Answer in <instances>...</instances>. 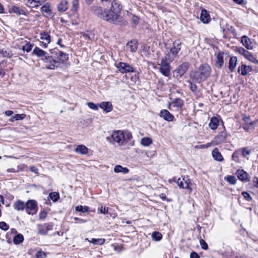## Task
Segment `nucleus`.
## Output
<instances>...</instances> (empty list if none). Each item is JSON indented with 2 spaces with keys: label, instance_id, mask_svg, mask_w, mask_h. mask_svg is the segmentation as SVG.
Returning a JSON list of instances; mask_svg holds the SVG:
<instances>
[{
  "label": "nucleus",
  "instance_id": "nucleus-48",
  "mask_svg": "<svg viewBox=\"0 0 258 258\" xmlns=\"http://www.w3.org/2000/svg\"><path fill=\"white\" fill-rule=\"evenodd\" d=\"M32 47L33 45L30 42H28L23 46L22 50L24 51H26L27 52H29L32 50Z\"/></svg>",
  "mask_w": 258,
  "mask_h": 258
},
{
  "label": "nucleus",
  "instance_id": "nucleus-53",
  "mask_svg": "<svg viewBox=\"0 0 258 258\" xmlns=\"http://www.w3.org/2000/svg\"><path fill=\"white\" fill-rule=\"evenodd\" d=\"M200 243L202 249L204 250H207L208 248V245L204 239H200Z\"/></svg>",
  "mask_w": 258,
  "mask_h": 258
},
{
  "label": "nucleus",
  "instance_id": "nucleus-13",
  "mask_svg": "<svg viewBox=\"0 0 258 258\" xmlns=\"http://www.w3.org/2000/svg\"><path fill=\"white\" fill-rule=\"evenodd\" d=\"M99 107L103 109L105 113L111 111L113 109V106L111 102L109 101H103L98 104Z\"/></svg>",
  "mask_w": 258,
  "mask_h": 258
},
{
  "label": "nucleus",
  "instance_id": "nucleus-40",
  "mask_svg": "<svg viewBox=\"0 0 258 258\" xmlns=\"http://www.w3.org/2000/svg\"><path fill=\"white\" fill-rule=\"evenodd\" d=\"M153 141L152 139L148 137H145L142 139L141 144L144 146H149L152 144Z\"/></svg>",
  "mask_w": 258,
  "mask_h": 258
},
{
  "label": "nucleus",
  "instance_id": "nucleus-9",
  "mask_svg": "<svg viewBox=\"0 0 258 258\" xmlns=\"http://www.w3.org/2000/svg\"><path fill=\"white\" fill-rule=\"evenodd\" d=\"M159 65L160 66L159 70L161 73L165 77H169L170 75V63L162 59Z\"/></svg>",
  "mask_w": 258,
  "mask_h": 258
},
{
  "label": "nucleus",
  "instance_id": "nucleus-28",
  "mask_svg": "<svg viewBox=\"0 0 258 258\" xmlns=\"http://www.w3.org/2000/svg\"><path fill=\"white\" fill-rule=\"evenodd\" d=\"M68 8V2L67 0H61L58 4L57 9L59 12H64Z\"/></svg>",
  "mask_w": 258,
  "mask_h": 258
},
{
  "label": "nucleus",
  "instance_id": "nucleus-50",
  "mask_svg": "<svg viewBox=\"0 0 258 258\" xmlns=\"http://www.w3.org/2000/svg\"><path fill=\"white\" fill-rule=\"evenodd\" d=\"M98 210L101 214H106L108 211V208L101 206L98 208Z\"/></svg>",
  "mask_w": 258,
  "mask_h": 258
},
{
  "label": "nucleus",
  "instance_id": "nucleus-43",
  "mask_svg": "<svg viewBox=\"0 0 258 258\" xmlns=\"http://www.w3.org/2000/svg\"><path fill=\"white\" fill-rule=\"evenodd\" d=\"M89 208L88 206H83L82 205L77 206L75 208V210L77 212L82 213H87L89 212Z\"/></svg>",
  "mask_w": 258,
  "mask_h": 258
},
{
  "label": "nucleus",
  "instance_id": "nucleus-21",
  "mask_svg": "<svg viewBox=\"0 0 258 258\" xmlns=\"http://www.w3.org/2000/svg\"><path fill=\"white\" fill-rule=\"evenodd\" d=\"M212 155L215 160L218 162H222L224 158L218 148H215L212 152Z\"/></svg>",
  "mask_w": 258,
  "mask_h": 258
},
{
  "label": "nucleus",
  "instance_id": "nucleus-42",
  "mask_svg": "<svg viewBox=\"0 0 258 258\" xmlns=\"http://www.w3.org/2000/svg\"><path fill=\"white\" fill-rule=\"evenodd\" d=\"M240 150L241 154L245 158L250 155L252 152L251 150L248 149L247 147L242 148Z\"/></svg>",
  "mask_w": 258,
  "mask_h": 258
},
{
  "label": "nucleus",
  "instance_id": "nucleus-46",
  "mask_svg": "<svg viewBox=\"0 0 258 258\" xmlns=\"http://www.w3.org/2000/svg\"><path fill=\"white\" fill-rule=\"evenodd\" d=\"M187 82L189 83V88L191 91L194 93L197 92L198 90V87L195 84L193 83L194 82L188 80Z\"/></svg>",
  "mask_w": 258,
  "mask_h": 258
},
{
  "label": "nucleus",
  "instance_id": "nucleus-22",
  "mask_svg": "<svg viewBox=\"0 0 258 258\" xmlns=\"http://www.w3.org/2000/svg\"><path fill=\"white\" fill-rule=\"evenodd\" d=\"M171 105L178 110H181L183 105V101L179 98H176L172 101Z\"/></svg>",
  "mask_w": 258,
  "mask_h": 258
},
{
  "label": "nucleus",
  "instance_id": "nucleus-6",
  "mask_svg": "<svg viewBox=\"0 0 258 258\" xmlns=\"http://www.w3.org/2000/svg\"><path fill=\"white\" fill-rule=\"evenodd\" d=\"M38 203L34 200H29L26 203V212L29 215H34L38 211Z\"/></svg>",
  "mask_w": 258,
  "mask_h": 258
},
{
  "label": "nucleus",
  "instance_id": "nucleus-35",
  "mask_svg": "<svg viewBox=\"0 0 258 258\" xmlns=\"http://www.w3.org/2000/svg\"><path fill=\"white\" fill-rule=\"evenodd\" d=\"M26 115L25 114L22 113V114H15L14 116H12L9 120L11 122H14L15 121L20 120H23L26 117Z\"/></svg>",
  "mask_w": 258,
  "mask_h": 258
},
{
  "label": "nucleus",
  "instance_id": "nucleus-56",
  "mask_svg": "<svg viewBox=\"0 0 258 258\" xmlns=\"http://www.w3.org/2000/svg\"><path fill=\"white\" fill-rule=\"evenodd\" d=\"M29 169L31 172L35 173L37 175L39 174L38 169L36 167H35L34 166H30Z\"/></svg>",
  "mask_w": 258,
  "mask_h": 258
},
{
  "label": "nucleus",
  "instance_id": "nucleus-39",
  "mask_svg": "<svg viewBox=\"0 0 258 258\" xmlns=\"http://www.w3.org/2000/svg\"><path fill=\"white\" fill-rule=\"evenodd\" d=\"M24 240V237L21 234H18L15 236L13 239V242L15 244H19Z\"/></svg>",
  "mask_w": 258,
  "mask_h": 258
},
{
  "label": "nucleus",
  "instance_id": "nucleus-8",
  "mask_svg": "<svg viewBox=\"0 0 258 258\" xmlns=\"http://www.w3.org/2000/svg\"><path fill=\"white\" fill-rule=\"evenodd\" d=\"M189 67V64L187 62H184L180 65L176 70H174V76L176 78H181L186 72Z\"/></svg>",
  "mask_w": 258,
  "mask_h": 258
},
{
  "label": "nucleus",
  "instance_id": "nucleus-44",
  "mask_svg": "<svg viewBox=\"0 0 258 258\" xmlns=\"http://www.w3.org/2000/svg\"><path fill=\"white\" fill-rule=\"evenodd\" d=\"M242 116V120L245 122L246 125L252 126L253 124V123L249 116H246L245 115H243Z\"/></svg>",
  "mask_w": 258,
  "mask_h": 258
},
{
  "label": "nucleus",
  "instance_id": "nucleus-31",
  "mask_svg": "<svg viewBox=\"0 0 258 258\" xmlns=\"http://www.w3.org/2000/svg\"><path fill=\"white\" fill-rule=\"evenodd\" d=\"M75 151L77 153L84 155L87 153L88 149L85 146L80 145L76 147L75 149Z\"/></svg>",
  "mask_w": 258,
  "mask_h": 258
},
{
  "label": "nucleus",
  "instance_id": "nucleus-52",
  "mask_svg": "<svg viewBox=\"0 0 258 258\" xmlns=\"http://www.w3.org/2000/svg\"><path fill=\"white\" fill-rule=\"evenodd\" d=\"M0 228L4 231H7L9 229V226L5 222H1Z\"/></svg>",
  "mask_w": 258,
  "mask_h": 258
},
{
  "label": "nucleus",
  "instance_id": "nucleus-23",
  "mask_svg": "<svg viewBox=\"0 0 258 258\" xmlns=\"http://www.w3.org/2000/svg\"><path fill=\"white\" fill-rule=\"evenodd\" d=\"M9 12L10 13H13L18 15H22L26 16L27 15V13L24 10L15 6H13L10 9Z\"/></svg>",
  "mask_w": 258,
  "mask_h": 258
},
{
  "label": "nucleus",
  "instance_id": "nucleus-20",
  "mask_svg": "<svg viewBox=\"0 0 258 258\" xmlns=\"http://www.w3.org/2000/svg\"><path fill=\"white\" fill-rule=\"evenodd\" d=\"M40 39L44 41L42 42L44 47H47L48 44L50 42V36L47 32H43L40 33Z\"/></svg>",
  "mask_w": 258,
  "mask_h": 258
},
{
  "label": "nucleus",
  "instance_id": "nucleus-1",
  "mask_svg": "<svg viewBox=\"0 0 258 258\" xmlns=\"http://www.w3.org/2000/svg\"><path fill=\"white\" fill-rule=\"evenodd\" d=\"M122 6L117 0H112L111 7L106 9L98 6H93L91 12L97 17L109 23L120 26L126 25L127 21L121 16Z\"/></svg>",
  "mask_w": 258,
  "mask_h": 258
},
{
  "label": "nucleus",
  "instance_id": "nucleus-25",
  "mask_svg": "<svg viewBox=\"0 0 258 258\" xmlns=\"http://www.w3.org/2000/svg\"><path fill=\"white\" fill-rule=\"evenodd\" d=\"M219 123V121L218 118L215 116H213L210 119L209 126L211 130H215L218 126Z\"/></svg>",
  "mask_w": 258,
  "mask_h": 258
},
{
  "label": "nucleus",
  "instance_id": "nucleus-47",
  "mask_svg": "<svg viewBox=\"0 0 258 258\" xmlns=\"http://www.w3.org/2000/svg\"><path fill=\"white\" fill-rule=\"evenodd\" d=\"M227 182H229L231 184H235L237 182V179L234 176L229 175L226 178Z\"/></svg>",
  "mask_w": 258,
  "mask_h": 258
},
{
  "label": "nucleus",
  "instance_id": "nucleus-5",
  "mask_svg": "<svg viewBox=\"0 0 258 258\" xmlns=\"http://www.w3.org/2000/svg\"><path fill=\"white\" fill-rule=\"evenodd\" d=\"M235 51L243 55L246 59L255 64H258V60L253 54L242 47H236Z\"/></svg>",
  "mask_w": 258,
  "mask_h": 258
},
{
  "label": "nucleus",
  "instance_id": "nucleus-14",
  "mask_svg": "<svg viewBox=\"0 0 258 258\" xmlns=\"http://www.w3.org/2000/svg\"><path fill=\"white\" fill-rule=\"evenodd\" d=\"M32 53L40 58L43 61L48 53L38 47H35L33 50Z\"/></svg>",
  "mask_w": 258,
  "mask_h": 258
},
{
  "label": "nucleus",
  "instance_id": "nucleus-18",
  "mask_svg": "<svg viewBox=\"0 0 258 258\" xmlns=\"http://www.w3.org/2000/svg\"><path fill=\"white\" fill-rule=\"evenodd\" d=\"M252 71V68L251 66L242 64L240 66H239L237 72L242 76H246L249 72Z\"/></svg>",
  "mask_w": 258,
  "mask_h": 258
},
{
  "label": "nucleus",
  "instance_id": "nucleus-27",
  "mask_svg": "<svg viewBox=\"0 0 258 258\" xmlns=\"http://www.w3.org/2000/svg\"><path fill=\"white\" fill-rule=\"evenodd\" d=\"M201 21L204 23H208L210 19V15L206 10H203L201 14Z\"/></svg>",
  "mask_w": 258,
  "mask_h": 258
},
{
  "label": "nucleus",
  "instance_id": "nucleus-2",
  "mask_svg": "<svg viewBox=\"0 0 258 258\" xmlns=\"http://www.w3.org/2000/svg\"><path fill=\"white\" fill-rule=\"evenodd\" d=\"M68 58V54L54 48L50 50V54H47L43 62L47 69L54 70L61 67Z\"/></svg>",
  "mask_w": 258,
  "mask_h": 258
},
{
  "label": "nucleus",
  "instance_id": "nucleus-4",
  "mask_svg": "<svg viewBox=\"0 0 258 258\" xmlns=\"http://www.w3.org/2000/svg\"><path fill=\"white\" fill-rule=\"evenodd\" d=\"M106 139L112 144L122 145L124 142V136L122 131H116L113 132L110 137H107Z\"/></svg>",
  "mask_w": 258,
  "mask_h": 258
},
{
  "label": "nucleus",
  "instance_id": "nucleus-60",
  "mask_svg": "<svg viewBox=\"0 0 258 258\" xmlns=\"http://www.w3.org/2000/svg\"><path fill=\"white\" fill-rule=\"evenodd\" d=\"M233 1L238 4V5H242V4H244V5H245L246 4V2H244L243 0H233Z\"/></svg>",
  "mask_w": 258,
  "mask_h": 258
},
{
  "label": "nucleus",
  "instance_id": "nucleus-12",
  "mask_svg": "<svg viewBox=\"0 0 258 258\" xmlns=\"http://www.w3.org/2000/svg\"><path fill=\"white\" fill-rule=\"evenodd\" d=\"M181 42L178 40L174 41L173 42L172 46L170 49V51L173 53L175 56H177V54L180 51L181 48Z\"/></svg>",
  "mask_w": 258,
  "mask_h": 258
},
{
  "label": "nucleus",
  "instance_id": "nucleus-16",
  "mask_svg": "<svg viewBox=\"0 0 258 258\" xmlns=\"http://www.w3.org/2000/svg\"><path fill=\"white\" fill-rule=\"evenodd\" d=\"M160 116L168 121H172L174 118V116L167 109L161 110L160 112Z\"/></svg>",
  "mask_w": 258,
  "mask_h": 258
},
{
  "label": "nucleus",
  "instance_id": "nucleus-63",
  "mask_svg": "<svg viewBox=\"0 0 258 258\" xmlns=\"http://www.w3.org/2000/svg\"><path fill=\"white\" fill-rule=\"evenodd\" d=\"M210 146V144H208L207 145H201L199 146H196V148L199 149H202L204 148H207Z\"/></svg>",
  "mask_w": 258,
  "mask_h": 258
},
{
  "label": "nucleus",
  "instance_id": "nucleus-29",
  "mask_svg": "<svg viewBox=\"0 0 258 258\" xmlns=\"http://www.w3.org/2000/svg\"><path fill=\"white\" fill-rule=\"evenodd\" d=\"M44 2L43 0H28L27 5L31 8L37 7Z\"/></svg>",
  "mask_w": 258,
  "mask_h": 258
},
{
  "label": "nucleus",
  "instance_id": "nucleus-26",
  "mask_svg": "<svg viewBox=\"0 0 258 258\" xmlns=\"http://www.w3.org/2000/svg\"><path fill=\"white\" fill-rule=\"evenodd\" d=\"M14 208L17 211H23L26 208V203L20 200H18L14 204Z\"/></svg>",
  "mask_w": 258,
  "mask_h": 258
},
{
  "label": "nucleus",
  "instance_id": "nucleus-33",
  "mask_svg": "<svg viewBox=\"0 0 258 258\" xmlns=\"http://www.w3.org/2000/svg\"><path fill=\"white\" fill-rule=\"evenodd\" d=\"M176 57V56H175L173 53L169 51L165 55L164 57L162 58V59L170 63L174 60Z\"/></svg>",
  "mask_w": 258,
  "mask_h": 258
},
{
  "label": "nucleus",
  "instance_id": "nucleus-41",
  "mask_svg": "<svg viewBox=\"0 0 258 258\" xmlns=\"http://www.w3.org/2000/svg\"><path fill=\"white\" fill-rule=\"evenodd\" d=\"M152 238L155 241H160L162 238V234L158 231H154L152 233Z\"/></svg>",
  "mask_w": 258,
  "mask_h": 258
},
{
  "label": "nucleus",
  "instance_id": "nucleus-30",
  "mask_svg": "<svg viewBox=\"0 0 258 258\" xmlns=\"http://www.w3.org/2000/svg\"><path fill=\"white\" fill-rule=\"evenodd\" d=\"M223 52H220L216 55V66L218 68H221L223 64Z\"/></svg>",
  "mask_w": 258,
  "mask_h": 258
},
{
  "label": "nucleus",
  "instance_id": "nucleus-58",
  "mask_svg": "<svg viewBox=\"0 0 258 258\" xmlns=\"http://www.w3.org/2000/svg\"><path fill=\"white\" fill-rule=\"evenodd\" d=\"M199 254L195 251H192L190 254V258H200Z\"/></svg>",
  "mask_w": 258,
  "mask_h": 258
},
{
  "label": "nucleus",
  "instance_id": "nucleus-11",
  "mask_svg": "<svg viewBox=\"0 0 258 258\" xmlns=\"http://www.w3.org/2000/svg\"><path fill=\"white\" fill-rule=\"evenodd\" d=\"M190 183L189 179L187 177L186 178L185 177L181 178H179L177 181V184L180 188L188 189L191 191V188L189 186Z\"/></svg>",
  "mask_w": 258,
  "mask_h": 258
},
{
  "label": "nucleus",
  "instance_id": "nucleus-57",
  "mask_svg": "<svg viewBox=\"0 0 258 258\" xmlns=\"http://www.w3.org/2000/svg\"><path fill=\"white\" fill-rule=\"evenodd\" d=\"M253 186L258 188V178L257 177H254L252 180Z\"/></svg>",
  "mask_w": 258,
  "mask_h": 258
},
{
  "label": "nucleus",
  "instance_id": "nucleus-36",
  "mask_svg": "<svg viewBox=\"0 0 258 258\" xmlns=\"http://www.w3.org/2000/svg\"><path fill=\"white\" fill-rule=\"evenodd\" d=\"M12 55V51L9 49H0V55L3 57L10 58Z\"/></svg>",
  "mask_w": 258,
  "mask_h": 258
},
{
  "label": "nucleus",
  "instance_id": "nucleus-55",
  "mask_svg": "<svg viewBox=\"0 0 258 258\" xmlns=\"http://www.w3.org/2000/svg\"><path fill=\"white\" fill-rule=\"evenodd\" d=\"M41 10L43 12H45L46 13H49L51 11L49 8V7L46 5L43 6L41 8Z\"/></svg>",
  "mask_w": 258,
  "mask_h": 258
},
{
  "label": "nucleus",
  "instance_id": "nucleus-64",
  "mask_svg": "<svg viewBox=\"0 0 258 258\" xmlns=\"http://www.w3.org/2000/svg\"><path fill=\"white\" fill-rule=\"evenodd\" d=\"M13 114V111L12 110H7L5 112V114L8 116H11Z\"/></svg>",
  "mask_w": 258,
  "mask_h": 258
},
{
  "label": "nucleus",
  "instance_id": "nucleus-15",
  "mask_svg": "<svg viewBox=\"0 0 258 258\" xmlns=\"http://www.w3.org/2000/svg\"><path fill=\"white\" fill-rule=\"evenodd\" d=\"M241 42L247 49L251 50L253 49L252 42L247 36L244 35L241 37Z\"/></svg>",
  "mask_w": 258,
  "mask_h": 258
},
{
  "label": "nucleus",
  "instance_id": "nucleus-7",
  "mask_svg": "<svg viewBox=\"0 0 258 258\" xmlns=\"http://www.w3.org/2000/svg\"><path fill=\"white\" fill-rule=\"evenodd\" d=\"M230 135H228L225 130L221 132L212 140V143L214 145H218L221 143L228 142L230 138Z\"/></svg>",
  "mask_w": 258,
  "mask_h": 258
},
{
  "label": "nucleus",
  "instance_id": "nucleus-61",
  "mask_svg": "<svg viewBox=\"0 0 258 258\" xmlns=\"http://www.w3.org/2000/svg\"><path fill=\"white\" fill-rule=\"evenodd\" d=\"M132 22L135 24H137L139 22V19L137 16H134L132 18Z\"/></svg>",
  "mask_w": 258,
  "mask_h": 258
},
{
  "label": "nucleus",
  "instance_id": "nucleus-51",
  "mask_svg": "<svg viewBox=\"0 0 258 258\" xmlns=\"http://www.w3.org/2000/svg\"><path fill=\"white\" fill-rule=\"evenodd\" d=\"M87 105L90 109H92L94 110H97L98 109L99 106L93 102H88L87 103Z\"/></svg>",
  "mask_w": 258,
  "mask_h": 258
},
{
  "label": "nucleus",
  "instance_id": "nucleus-62",
  "mask_svg": "<svg viewBox=\"0 0 258 258\" xmlns=\"http://www.w3.org/2000/svg\"><path fill=\"white\" fill-rule=\"evenodd\" d=\"M72 3H73V7L75 9H77L79 6V1L78 0H74L73 1Z\"/></svg>",
  "mask_w": 258,
  "mask_h": 258
},
{
  "label": "nucleus",
  "instance_id": "nucleus-49",
  "mask_svg": "<svg viewBox=\"0 0 258 258\" xmlns=\"http://www.w3.org/2000/svg\"><path fill=\"white\" fill-rule=\"evenodd\" d=\"M241 195L244 199L248 202L251 201L252 199L251 196L246 191H242Z\"/></svg>",
  "mask_w": 258,
  "mask_h": 258
},
{
  "label": "nucleus",
  "instance_id": "nucleus-19",
  "mask_svg": "<svg viewBox=\"0 0 258 258\" xmlns=\"http://www.w3.org/2000/svg\"><path fill=\"white\" fill-rule=\"evenodd\" d=\"M236 174L238 178L242 181H248V174L242 169H238L237 170Z\"/></svg>",
  "mask_w": 258,
  "mask_h": 258
},
{
  "label": "nucleus",
  "instance_id": "nucleus-54",
  "mask_svg": "<svg viewBox=\"0 0 258 258\" xmlns=\"http://www.w3.org/2000/svg\"><path fill=\"white\" fill-rule=\"evenodd\" d=\"M47 215V212H46L45 210H43L39 213V219L43 220L44 219Z\"/></svg>",
  "mask_w": 258,
  "mask_h": 258
},
{
  "label": "nucleus",
  "instance_id": "nucleus-34",
  "mask_svg": "<svg viewBox=\"0 0 258 258\" xmlns=\"http://www.w3.org/2000/svg\"><path fill=\"white\" fill-rule=\"evenodd\" d=\"M126 47L132 52H135L137 49V42L135 41H131L127 43Z\"/></svg>",
  "mask_w": 258,
  "mask_h": 258
},
{
  "label": "nucleus",
  "instance_id": "nucleus-32",
  "mask_svg": "<svg viewBox=\"0 0 258 258\" xmlns=\"http://www.w3.org/2000/svg\"><path fill=\"white\" fill-rule=\"evenodd\" d=\"M114 171L115 173L122 172L124 174H126L129 172V170L128 168L126 167H123L119 165H117L115 166L114 168Z\"/></svg>",
  "mask_w": 258,
  "mask_h": 258
},
{
  "label": "nucleus",
  "instance_id": "nucleus-59",
  "mask_svg": "<svg viewBox=\"0 0 258 258\" xmlns=\"http://www.w3.org/2000/svg\"><path fill=\"white\" fill-rule=\"evenodd\" d=\"M74 220L76 221L77 222H79L80 223H86L87 222V220H85V219H80L79 218H77V217H75L74 218Z\"/></svg>",
  "mask_w": 258,
  "mask_h": 258
},
{
  "label": "nucleus",
  "instance_id": "nucleus-24",
  "mask_svg": "<svg viewBox=\"0 0 258 258\" xmlns=\"http://www.w3.org/2000/svg\"><path fill=\"white\" fill-rule=\"evenodd\" d=\"M237 57L236 56H232L230 58L228 64V68L231 72H233L236 68L237 64Z\"/></svg>",
  "mask_w": 258,
  "mask_h": 258
},
{
  "label": "nucleus",
  "instance_id": "nucleus-45",
  "mask_svg": "<svg viewBox=\"0 0 258 258\" xmlns=\"http://www.w3.org/2000/svg\"><path fill=\"white\" fill-rule=\"evenodd\" d=\"M89 241L94 244L102 245L104 243L105 239L103 238H92Z\"/></svg>",
  "mask_w": 258,
  "mask_h": 258
},
{
  "label": "nucleus",
  "instance_id": "nucleus-38",
  "mask_svg": "<svg viewBox=\"0 0 258 258\" xmlns=\"http://www.w3.org/2000/svg\"><path fill=\"white\" fill-rule=\"evenodd\" d=\"M48 199L49 200H51L55 202L59 199V195L57 192H52L49 194Z\"/></svg>",
  "mask_w": 258,
  "mask_h": 258
},
{
  "label": "nucleus",
  "instance_id": "nucleus-3",
  "mask_svg": "<svg viewBox=\"0 0 258 258\" xmlns=\"http://www.w3.org/2000/svg\"><path fill=\"white\" fill-rule=\"evenodd\" d=\"M211 68L210 66L204 63L201 64L197 70L192 71L190 74V78L192 82L201 83L205 81L210 75Z\"/></svg>",
  "mask_w": 258,
  "mask_h": 258
},
{
  "label": "nucleus",
  "instance_id": "nucleus-17",
  "mask_svg": "<svg viewBox=\"0 0 258 258\" xmlns=\"http://www.w3.org/2000/svg\"><path fill=\"white\" fill-rule=\"evenodd\" d=\"M52 229V226L49 224L39 225L38 233L41 235H46L48 232Z\"/></svg>",
  "mask_w": 258,
  "mask_h": 258
},
{
  "label": "nucleus",
  "instance_id": "nucleus-10",
  "mask_svg": "<svg viewBox=\"0 0 258 258\" xmlns=\"http://www.w3.org/2000/svg\"><path fill=\"white\" fill-rule=\"evenodd\" d=\"M116 67L121 73L134 72V69L128 63L120 62L117 64Z\"/></svg>",
  "mask_w": 258,
  "mask_h": 258
},
{
  "label": "nucleus",
  "instance_id": "nucleus-37",
  "mask_svg": "<svg viewBox=\"0 0 258 258\" xmlns=\"http://www.w3.org/2000/svg\"><path fill=\"white\" fill-rule=\"evenodd\" d=\"M240 154V150L235 151L233 153L232 155V160L235 161L236 163H239L240 162L239 156Z\"/></svg>",
  "mask_w": 258,
  "mask_h": 258
}]
</instances>
